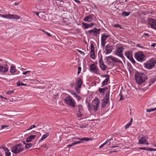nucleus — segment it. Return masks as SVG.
Returning <instances> with one entry per match:
<instances>
[{
  "label": "nucleus",
  "mask_w": 156,
  "mask_h": 156,
  "mask_svg": "<svg viewBox=\"0 0 156 156\" xmlns=\"http://www.w3.org/2000/svg\"><path fill=\"white\" fill-rule=\"evenodd\" d=\"M147 77L141 73H137L135 75V79L136 82L139 84H141L147 79Z\"/></svg>",
  "instance_id": "obj_1"
},
{
  "label": "nucleus",
  "mask_w": 156,
  "mask_h": 156,
  "mask_svg": "<svg viewBox=\"0 0 156 156\" xmlns=\"http://www.w3.org/2000/svg\"><path fill=\"white\" fill-rule=\"evenodd\" d=\"M156 63V59L153 58L148 61L146 63H144V66L148 69H151L154 67Z\"/></svg>",
  "instance_id": "obj_2"
},
{
  "label": "nucleus",
  "mask_w": 156,
  "mask_h": 156,
  "mask_svg": "<svg viewBox=\"0 0 156 156\" xmlns=\"http://www.w3.org/2000/svg\"><path fill=\"white\" fill-rule=\"evenodd\" d=\"M100 103V101L98 99V98H95V99L93 101L92 105L88 104V108L90 109H93L96 112L98 110L99 105Z\"/></svg>",
  "instance_id": "obj_3"
},
{
  "label": "nucleus",
  "mask_w": 156,
  "mask_h": 156,
  "mask_svg": "<svg viewBox=\"0 0 156 156\" xmlns=\"http://www.w3.org/2000/svg\"><path fill=\"white\" fill-rule=\"evenodd\" d=\"M64 100L66 103L68 105L74 108L75 107L76 102L70 96L66 97Z\"/></svg>",
  "instance_id": "obj_4"
},
{
  "label": "nucleus",
  "mask_w": 156,
  "mask_h": 156,
  "mask_svg": "<svg viewBox=\"0 0 156 156\" xmlns=\"http://www.w3.org/2000/svg\"><path fill=\"white\" fill-rule=\"evenodd\" d=\"M22 144H19L14 146L11 148V151L15 154L19 153L23 150Z\"/></svg>",
  "instance_id": "obj_5"
},
{
  "label": "nucleus",
  "mask_w": 156,
  "mask_h": 156,
  "mask_svg": "<svg viewBox=\"0 0 156 156\" xmlns=\"http://www.w3.org/2000/svg\"><path fill=\"white\" fill-rule=\"evenodd\" d=\"M135 57L136 60L140 62H142L145 60V55L141 51H138L136 53Z\"/></svg>",
  "instance_id": "obj_6"
},
{
  "label": "nucleus",
  "mask_w": 156,
  "mask_h": 156,
  "mask_svg": "<svg viewBox=\"0 0 156 156\" xmlns=\"http://www.w3.org/2000/svg\"><path fill=\"white\" fill-rule=\"evenodd\" d=\"M109 90H108L105 95V97L102 100L101 105L103 108H104L108 103L109 101Z\"/></svg>",
  "instance_id": "obj_7"
},
{
  "label": "nucleus",
  "mask_w": 156,
  "mask_h": 156,
  "mask_svg": "<svg viewBox=\"0 0 156 156\" xmlns=\"http://www.w3.org/2000/svg\"><path fill=\"white\" fill-rule=\"evenodd\" d=\"M123 50L124 48L123 47H118L116 51L115 52V54L121 57L123 60L124 59H125L122 54Z\"/></svg>",
  "instance_id": "obj_8"
},
{
  "label": "nucleus",
  "mask_w": 156,
  "mask_h": 156,
  "mask_svg": "<svg viewBox=\"0 0 156 156\" xmlns=\"http://www.w3.org/2000/svg\"><path fill=\"white\" fill-rule=\"evenodd\" d=\"M0 15L3 18L9 19H14L18 20L20 18V16H19L15 14H0Z\"/></svg>",
  "instance_id": "obj_9"
},
{
  "label": "nucleus",
  "mask_w": 156,
  "mask_h": 156,
  "mask_svg": "<svg viewBox=\"0 0 156 156\" xmlns=\"http://www.w3.org/2000/svg\"><path fill=\"white\" fill-rule=\"evenodd\" d=\"M147 22L151 28L156 30V20L152 18H148Z\"/></svg>",
  "instance_id": "obj_10"
},
{
  "label": "nucleus",
  "mask_w": 156,
  "mask_h": 156,
  "mask_svg": "<svg viewBox=\"0 0 156 156\" xmlns=\"http://www.w3.org/2000/svg\"><path fill=\"white\" fill-rule=\"evenodd\" d=\"M110 37L109 35H106L105 34H103L101 35V45L103 48H104L105 44L106 43V40L107 39Z\"/></svg>",
  "instance_id": "obj_11"
},
{
  "label": "nucleus",
  "mask_w": 156,
  "mask_h": 156,
  "mask_svg": "<svg viewBox=\"0 0 156 156\" xmlns=\"http://www.w3.org/2000/svg\"><path fill=\"white\" fill-rule=\"evenodd\" d=\"M139 139V143L140 144H149L146 140V137L145 136H140Z\"/></svg>",
  "instance_id": "obj_12"
},
{
  "label": "nucleus",
  "mask_w": 156,
  "mask_h": 156,
  "mask_svg": "<svg viewBox=\"0 0 156 156\" xmlns=\"http://www.w3.org/2000/svg\"><path fill=\"white\" fill-rule=\"evenodd\" d=\"M90 69L91 71L94 72L95 74H98L99 71L98 68L94 64H92L90 66Z\"/></svg>",
  "instance_id": "obj_13"
},
{
  "label": "nucleus",
  "mask_w": 156,
  "mask_h": 156,
  "mask_svg": "<svg viewBox=\"0 0 156 156\" xmlns=\"http://www.w3.org/2000/svg\"><path fill=\"white\" fill-rule=\"evenodd\" d=\"M1 65L3 64L2 66L0 65V71L3 73H6L8 70V68L7 67L6 63L5 62L3 64H0Z\"/></svg>",
  "instance_id": "obj_14"
},
{
  "label": "nucleus",
  "mask_w": 156,
  "mask_h": 156,
  "mask_svg": "<svg viewBox=\"0 0 156 156\" xmlns=\"http://www.w3.org/2000/svg\"><path fill=\"white\" fill-rule=\"evenodd\" d=\"M82 83V81L80 78H77L76 81V86L75 87V89L76 91H78L79 88L81 87Z\"/></svg>",
  "instance_id": "obj_15"
},
{
  "label": "nucleus",
  "mask_w": 156,
  "mask_h": 156,
  "mask_svg": "<svg viewBox=\"0 0 156 156\" xmlns=\"http://www.w3.org/2000/svg\"><path fill=\"white\" fill-rule=\"evenodd\" d=\"M113 49V46L109 44H107L105 46V50L106 52L105 54H107L111 53Z\"/></svg>",
  "instance_id": "obj_16"
},
{
  "label": "nucleus",
  "mask_w": 156,
  "mask_h": 156,
  "mask_svg": "<svg viewBox=\"0 0 156 156\" xmlns=\"http://www.w3.org/2000/svg\"><path fill=\"white\" fill-rule=\"evenodd\" d=\"M99 64L100 67L102 70L104 71L106 69L107 66L104 64V62L102 60V56L99 60Z\"/></svg>",
  "instance_id": "obj_17"
},
{
  "label": "nucleus",
  "mask_w": 156,
  "mask_h": 156,
  "mask_svg": "<svg viewBox=\"0 0 156 156\" xmlns=\"http://www.w3.org/2000/svg\"><path fill=\"white\" fill-rule=\"evenodd\" d=\"M125 55L128 59L133 57L132 53L130 51H126L125 52Z\"/></svg>",
  "instance_id": "obj_18"
},
{
  "label": "nucleus",
  "mask_w": 156,
  "mask_h": 156,
  "mask_svg": "<svg viewBox=\"0 0 156 156\" xmlns=\"http://www.w3.org/2000/svg\"><path fill=\"white\" fill-rule=\"evenodd\" d=\"M93 20V17L91 15H89L85 17L84 21L85 22H90Z\"/></svg>",
  "instance_id": "obj_19"
},
{
  "label": "nucleus",
  "mask_w": 156,
  "mask_h": 156,
  "mask_svg": "<svg viewBox=\"0 0 156 156\" xmlns=\"http://www.w3.org/2000/svg\"><path fill=\"white\" fill-rule=\"evenodd\" d=\"M36 136L35 135H30L27 138L26 142L27 143L30 142L32 140L35 138Z\"/></svg>",
  "instance_id": "obj_20"
},
{
  "label": "nucleus",
  "mask_w": 156,
  "mask_h": 156,
  "mask_svg": "<svg viewBox=\"0 0 156 156\" xmlns=\"http://www.w3.org/2000/svg\"><path fill=\"white\" fill-rule=\"evenodd\" d=\"M107 77L103 81L102 83V86L107 85L108 84V82L109 80V78H108L109 77V76H107Z\"/></svg>",
  "instance_id": "obj_21"
},
{
  "label": "nucleus",
  "mask_w": 156,
  "mask_h": 156,
  "mask_svg": "<svg viewBox=\"0 0 156 156\" xmlns=\"http://www.w3.org/2000/svg\"><path fill=\"white\" fill-rule=\"evenodd\" d=\"M16 69H15V67L11 66L10 67V72L12 73H14L16 71Z\"/></svg>",
  "instance_id": "obj_22"
},
{
  "label": "nucleus",
  "mask_w": 156,
  "mask_h": 156,
  "mask_svg": "<svg viewBox=\"0 0 156 156\" xmlns=\"http://www.w3.org/2000/svg\"><path fill=\"white\" fill-rule=\"evenodd\" d=\"M90 57L93 59H95V54L94 51H90Z\"/></svg>",
  "instance_id": "obj_23"
},
{
  "label": "nucleus",
  "mask_w": 156,
  "mask_h": 156,
  "mask_svg": "<svg viewBox=\"0 0 156 156\" xmlns=\"http://www.w3.org/2000/svg\"><path fill=\"white\" fill-rule=\"evenodd\" d=\"M155 81H156V79L155 78H153V79H151L149 81V86H151L152 84L154 83Z\"/></svg>",
  "instance_id": "obj_24"
},
{
  "label": "nucleus",
  "mask_w": 156,
  "mask_h": 156,
  "mask_svg": "<svg viewBox=\"0 0 156 156\" xmlns=\"http://www.w3.org/2000/svg\"><path fill=\"white\" fill-rule=\"evenodd\" d=\"M130 14V12H123L122 13V16H129Z\"/></svg>",
  "instance_id": "obj_25"
},
{
  "label": "nucleus",
  "mask_w": 156,
  "mask_h": 156,
  "mask_svg": "<svg viewBox=\"0 0 156 156\" xmlns=\"http://www.w3.org/2000/svg\"><path fill=\"white\" fill-rule=\"evenodd\" d=\"M112 140H113V139L112 138H111L107 140L105 142V144H107L108 145H109L111 144L110 141Z\"/></svg>",
  "instance_id": "obj_26"
},
{
  "label": "nucleus",
  "mask_w": 156,
  "mask_h": 156,
  "mask_svg": "<svg viewBox=\"0 0 156 156\" xmlns=\"http://www.w3.org/2000/svg\"><path fill=\"white\" fill-rule=\"evenodd\" d=\"M25 145L26 148L27 149H29L32 146L33 144L32 143L27 144H25Z\"/></svg>",
  "instance_id": "obj_27"
},
{
  "label": "nucleus",
  "mask_w": 156,
  "mask_h": 156,
  "mask_svg": "<svg viewBox=\"0 0 156 156\" xmlns=\"http://www.w3.org/2000/svg\"><path fill=\"white\" fill-rule=\"evenodd\" d=\"M108 88H100L99 89V91L101 93H104V91L105 89H107Z\"/></svg>",
  "instance_id": "obj_28"
},
{
  "label": "nucleus",
  "mask_w": 156,
  "mask_h": 156,
  "mask_svg": "<svg viewBox=\"0 0 156 156\" xmlns=\"http://www.w3.org/2000/svg\"><path fill=\"white\" fill-rule=\"evenodd\" d=\"M156 110V107L154 108H151L150 109H147L146 110V112H151L154 111Z\"/></svg>",
  "instance_id": "obj_29"
},
{
  "label": "nucleus",
  "mask_w": 156,
  "mask_h": 156,
  "mask_svg": "<svg viewBox=\"0 0 156 156\" xmlns=\"http://www.w3.org/2000/svg\"><path fill=\"white\" fill-rule=\"evenodd\" d=\"M82 24L83 25L85 29H87L89 27V24L83 22Z\"/></svg>",
  "instance_id": "obj_30"
},
{
  "label": "nucleus",
  "mask_w": 156,
  "mask_h": 156,
  "mask_svg": "<svg viewBox=\"0 0 156 156\" xmlns=\"http://www.w3.org/2000/svg\"><path fill=\"white\" fill-rule=\"evenodd\" d=\"M49 135V133H46L44 134L42 136V138L41 139V140H43L46 138Z\"/></svg>",
  "instance_id": "obj_31"
},
{
  "label": "nucleus",
  "mask_w": 156,
  "mask_h": 156,
  "mask_svg": "<svg viewBox=\"0 0 156 156\" xmlns=\"http://www.w3.org/2000/svg\"><path fill=\"white\" fill-rule=\"evenodd\" d=\"M100 30V29H97L96 28H94V33H96V34H98Z\"/></svg>",
  "instance_id": "obj_32"
},
{
  "label": "nucleus",
  "mask_w": 156,
  "mask_h": 156,
  "mask_svg": "<svg viewBox=\"0 0 156 156\" xmlns=\"http://www.w3.org/2000/svg\"><path fill=\"white\" fill-rule=\"evenodd\" d=\"M78 139L80 140H84L85 141H88L90 140V139H89V138H86L85 137H83L82 139H80L79 138H78Z\"/></svg>",
  "instance_id": "obj_33"
},
{
  "label": "nucleus",
  "mask_w": 156,
  "mask_h": 156,
  "mask_svg": "<svg viewBox=\"0 0 156 156\" xmlns=\"http://www.w3.org/2000/svg\"><path fill=\"white\" fill-rule=\"evenodd\" d=\"M129 60L131 61V62L133 64H134L136 63V61L134 59L133 57H131L129 59Z\"/></svg>",
  "instance_id": "obj_34"
},
{
  "label": "nucleus",
  "mask_w": 156,
  "mask_h": 156,
  "mask_svg": "<svg viewBox=\"0 0 156 156\" xmlns=\"http://www.w3.org/2000/svg\"><path fill=\"white\" fill-rule=\"evenodd\" d=\"M5 156H10L11 155V153L9 151H5Z\"/></svg>",
  "instance_id": "obj_35"
},
{
  "label": "nucleus",
  "mask_w": 156,
  "mask_h": 156,
  "mask_svg": "<svg viewBox=\"0 0 156 156\" xmlns=\"http://www.w3.org/2000/svg\"><path fill=\"white\" fill-rule=\"evenodd\" d=\"M42 31L45 34H46L49 37H51V35L50 33H48L47 32L45 31L44 30H42Z\"/></svg>",
  "instance_id": "obj_36"
},
{
  "label": "nucleus",
  "mask_w": 156,
  "mask_h": 156,
  "mask_svg": "<svg viewBox=\"0 0 156 156\" xmlns=\"http://www.w3.org/2000/svg\"><path fill=\"white\" fill-rule=\"evenodd\" d=\"M119 96H120V98L119 100V101L123 100L124 99V97L122 95V94H120Z\"/></svg>",
  "instance_id": "obj_37"
},
{
  "label": "nucleus",
  "mask_w": 156,
  "mask_h": 156,
  "mask_svg": "<svg viewBox=\"0 0 156 156\" xmlns=\"http://www.w3.org/2000/svg\"><path fill=\"white\" fill-rule=\"evenodd\" d=\"M114 60H112V61H114L115 62H118L119 63H122V61L119 60V59H118V61H117V60L115 58H114Z\"/></svg>",
  "instance_id": "obj_38"
},
{
  "label": "nucleus",
  "mask_w": 156,
  "mask_h": 156,
  "mask_svg": "<svg viewBox=\"0 0 156 156\" xmlns=\"http://www.w3.org/2000/svg\"><path fill=\"white\" fill-rule=\"evenodd\" d=\"M76 97L78 101H80L81 99V97L78 95L76 96Z\"/></svg>",
  "instance_id": "obj_39"
},
{
  "label": "nucleus",
  "mask_w": 156,
  "mask_h": 156,
  "mask_svg": "<svg viewBox=\"0 0 156 156\" xmlns=\"http://www.w3.org/2000/svg\"><path fill=\"white\" fill-rule=\"evenodd\" d=\"M91 51H94V47L93 43L91 44Z\"/></svg>",
  "instance_id": "obj_40"
},
{
  "label": "nucleus",
  "mask_w": 156,
  "mask_h": 156,
  "mask_svg": "<svg viewBox=\"0 0 156 156\" xmlns=\"http://www.w3.org/2000/svg\"><path fill=\"white\" fill-rule=\"evenodd\" d=\"M81 112V111H78L77 113L78 116L79 117H80L82 115Z\"/></svg>",
  "instance_id": "obj_41"
},
{
  "label": "nucleus",
  "mask_w": 156,
  "mask_h": 156,
  "mask_svg": "<svg viewBox=\"0 0 156 156\" xmlns=\"http://www.w3.org/2000/svg\"><path fill=\"white\" fill-rule=\"evenodd\" d=\"M107 60L111 59L112 60H114V58H113L112 56H110L108 57H107Z\"/></svg>",
  "instance_id": "obj_42"
},
{
  "label": "nucleus",
  "mask_w": 156,
  "mask_h": 156,
  "mask_svg": "<svg viewBox=\"0 0 156 156\" xmlns=\"http://www.w3.org/2000/svg\"><path fill=\"white\" fill-rule=\"evenodd\" d=\"M14 92V90H11L8 91L6 93L7 94H11L12 93H13Z\"/></svg>",
  "instance_id": "obj_43"
},
{
  "label": "nucleus",
  "mask_w": 156,
  "mask_h": 156,
  "mask_svg": "<svg viewBox=\"0 0 156 156\" xmlns=\"http://www.w3.org/2000/svg\"><path fill=\"white\" fill-rule=\"evenodd\" d=\"M36 127V126L35 125H32L31 126H30V128L27 129V130H30V129H32V128H35Z\"/></svg>",
  "instance_id": "obj_44"
},
{
  "label": "nucleus",
  "mask_w": 156,
  "mask_h": 156,
  "mask_svg": "<svg viewBox=\"0 0 156 156\" xmlns=\"http://www.w3.org/2000/svg\"><path fill=\"white\" fill-rule=\"evenodd\" d=\"M131 125V123H128V124H127L125 126V128L126 129H127V128H128L129 127V126Z\"/></svg>",
  "instance_id": "obj_45"
},
{
  "label": "nucleus",
  "mask_w": 156,
  "mask_h": 156,
  "mask_svg": "<svg viewBox=\"0 0 156 156\" xmlns=\"http://www.w3.org/2000/svg\"><path fill=\"white\" fill-rule=\"evenodd\" d=\"M81 67L80 66L78 68V74H79L80 73L81 71Z\"/></svg>",
  "instance_id": "obj_46"
},
{
  "label": "nucleus",
  "mask_w": 156,
  "mask_h": 156,
  "mask_svg": "<svg viewBox=\"0 0 156 156\" xmlns=\"http://www.w3.org/2000/svg\"><path fill=\"white\" fill-rule=\"evenodd\" d=\"M114 27H116L121 28L120 25H119V24H115L114 25Z\"/></svg>",
  "instance_id": "obj_47"
},
{
  "label": "nucleus",
  "mask_w": 156,
  "mask_h": 156,
  "mask_svg": "<svg viewBox=\"0 0 156 156\" xmlns=\"http://www.w3.org/2000/svg\"><path fill=\"white\" fill-rule=\"evenodd\" d=\"M3 148L4 150V151H5V152L7 151H9L8 148L6 147H3Z\"/></svg>",
  "instance_id": "obj_48"
},
{
  "label": "nucleus",
  "mask_w": 156,
  "mask_h": 156,
  "mask_svg": "<svg viewBox=\"0 0 156 156\" xmlns=\"http://www.w3.org/2000/svg\"><path fill=\"white\" fill-rule=\"evenodd\" d=\"M30 72H31V71H26V72H23V75H26L27 73H30Z\"/></svg>",
  "instance_id": "obj_49"
},
{
  "label": "nucleus",
  "mask_w": 156,
  "mask_h": 156,
  "mask_svg": "<svg viewBox=\"0 0 156 156\" xmlns=\"http://www.w3.org/2000/svg\"><path fill=\"white\" fill-rule=\"evenodd\" d=\"M81 54H84V52L83 51H82L79 50H77Z\"/></svg>",
  "instance_id": "obj_50"
},
{
  "label": "nucleus",
  "mask_w": 156,
  "mask_h": 156,
  "mask_svg": "<svg viewBox=\"0 0 156 156\" xmlns=\"http://www.w3.org/2000/svg\"><path fill=\"white\" fill-rule=\"evenodd\" d=\"M139 149H140L144 150H146V151H147V149H146L144 147H139Z\"/></svg>",
  "instance_id": "obj_51"
},
{
  "label": "nucleus",
  "mask_w": 156,
  "mask_h": 156,
  "mask_svg": "<svg viewBox=\"0 0 156 156\" xmlns=\"http://www.w3.org/2000/svg\"><path fill=\"white\" fill-rule=\"evenodd\" d=\"M83 109V107H80L78 108V111H82Z\"/></svg>",
  "instance_id": "obj_52"
},
{
  "label": "nucleus",
  "mask_w": 156,
  "mask_h": 156,
  "mask_svg": "<svg viewBox=\"0 0 156 156\" xmlns=\"http://www.w3.org/2000/svg\"><path fill=\"white\" fill-rule=\"evenodd\" d=\"M8 126H5V125H2L1 126V129H3L4 128H5V127H7Z\"/></svg>",
  "instance_id": "obj_53"
},
{
  "label": "nucleus",
  "mask_w": 156,
  "mask_h": 156,
  "mask_svg": "<svg viewBox=\"0 0 156 156\" xmlns=\"http://www.w3.org/2000/svg\"><path fill=\"white\" fill-rule=\"evenodd\" d=\"M21 82L19 80L17 83V85L18 86L20 85Z\"/></svg>",
  "instance_id": "obj_54"
},
{
  "label": "nucleus",
  "mask_w": 156,
  "mask_h": 156,
  "mask_svg": "<svg viewBox=\"0 0 156 156\" xmlns=\"http://www.w3.org/2000/svg\"><path fill=\"white\" fill-rule=\"evenodd\" d=\"M105 143H103V144H102V145H101L99 147V148H102L103 146L105 145Z\"/></svg>",
  "instance_id": "obj_55"
},
{
  "label": "nucleus",
  "mask_w": 156,
  "mask_h": 156,
  "mask_svg": "<svg viewBox=\"0 0 156 156\" xmlns=\"http://www.w3.org/2000/svg\"><path fill=\"white\" fill-rule=\"evenodd\" d=\"M94 28L93 29H92L91 30H89L88 31V32L90 33H93V32H94Z\"/></svg>",
  "instance_id": "obj_56"
},
{
  "label": "nucleus",
  "mask_w": 156,
  "mask_h": 156,
  "mask_svg": "<svg viewBox=\"0 0 156 156\" xmlns=\"http://www.w3.org/2000/svg\"><path fill=\"white\" fill-rule=\"evenodd\" d=\"M136 46L138 47H140L141 48H144V47L143 46H140V44H138L136 45Z\"/></svg>",
  "instance_id": "obj_57"
},
{
  "label": "nucleus",
  "mask_w": 156,
  "mask_h": 156,
  "mask_svg": "<svg viewBox=\"0 0 156 156\" xmlns=\"http://www.w3.org/2000/svg\"><path fill=\"white\" fill-rule=\"evenodd\" d=\"M27 85V84H24L22 82H21L20 85H21V86H26Z\"/></svg>",
  "instance_id": "obj_58"
},
{
  "label": "nucleus",
  "mask_w": 156,
  "mask_h": 156,
  "mask_svg": "<svg viewBox=\"0 0 156 156\" xmlns=\"http://www.w3.org/2000/svg\"><path fill=\"white\" fill-rule=\"evenodd\" d=\"M156 45V43H153L151 45V46L152 47H154Z\"/></svg>",
  "instance_id": "obj_59"
},
{
  "label": "nucleus",
  "mask_w": 156,
  "mask_h": 156,
  "mask_svg": "<svg viewBox=\"0 0 156 156\" xmlns=\"http://www.w3.org/2000/svg\"><path fill=\"white\" fill-rule=\"evenodd\" d=\"M94 23H90V24H89V27H91L92 26L94 25Z\"/></svg>",
  "instance_id": "obj_60"
},
{
  "label": "nucleus",
  "mask_w": 156,
  "mask_h": 156,
  "mask_svg": "<svg viewBox=\"0 0 156 156\" xmlns=\"http://www.w3.org/2000/svg\"><path fill=\"white\" fill-rule=\"evenodd\" d=\"M144 35L147 36L148 37L150 36L149 34L147 33H144Z\"/></svg>",
  "instance_id": "obj_61"
},
{
  "label": "nucleus",
  "mask_w": 156,
  "mask_h": 156,
  "mask_svg": "<svg viewBox=\"0 0 156 156\" xmlns=\"http://www.w3.org/2000/svg\"><path fill=\"white\" fill-rule=\"evenodd\" d=\"M147 151H153V148H150L147 149Z\"/></svg>",
  "instance_id": "obj_62"
},
{
  "label": "nucleus",
  "mask_w": 156,
  "mask_h": 156,
  "mask_svg": "<svg viewBox=\"0 0 156 156\" xmlns=\"http://www.w3.org/2000/svg\"><path fill=\"white\" fill-rule=\"evenodd\" d=\"M73 95H74V97H76V96H77L78 95L75 93H74L72 94Z\"/></svg>",
  "instance_id": "obj_63"
},
{
  "label": "nucleus",
  "mask_w": 156,
  "mask_h": 156,
  "mask_svg": "<svg viewBox=\"0 0 156 156\" xmlns=\"http://www.w3.org/2000/svg\"><path fill=\"white\" fill-rule=\"evenodd\" d=\"M75 145H76V144L80 143H81V141H76V142H75Z\"/></svg>",
  "instance_id": "obj_64"
}]
</instances>
